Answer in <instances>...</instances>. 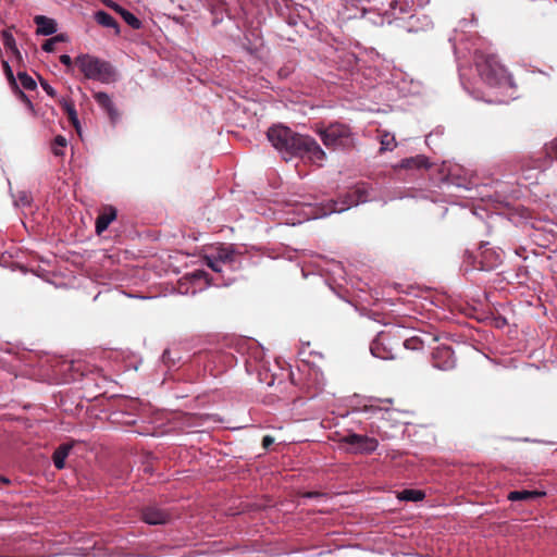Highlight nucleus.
Returning a JSON list of instances; mask_svg holds the SVG:
<instances>
[{"label":"nucleus","instance_id":"nucleus-23","mask_svg":"<svg viewBox=\"0 0 557 557\" xmlns=\"http://www.w3.org/2000/svg\"><path fill=\"white\" fill-rule=\"evenodd\" d=\"M542 495H545L543 492L537 491H512L508 494V499L511 502H520V500H529L535 499Z\"/></svg>","mask_w":557,"mask_h":557},{"label":"nucleus","instance_id":"nucleus-1","mask_svg":"<svg viewBox=\"0 0 557 557\" xmlns=\"http://www.w3.org/2000/svg\"><path fill=\"white\" fill-rule=\"evenodd\" d=\"M370 187L367 184L357 185L356 188L347 193L338 200H331L326 203L311 202L307 197L293 200L288 203L292 207L293 216L287 219V224L296 225L306 221L317 220L327 216L332 213H341L354 206L372 200Z\"/></svg>","mask_w":557,"mask_h":557},{"label":"nucleus","instance_id":"nucleus-4","mask_svg":"<svg viewBox=\"0 0 557 557\" xmlns=\"http://www.w3.org/2000/svg\"><path fill=\"white\" fill-rule=\"evenodd\" d=\"M203 261L219 276L213 278L215 286L228 285L234 281L231 274L239 268L240 255L231 245L221 246L207 253Z\"/></svg>","mask_w":557,"mask_h":557},{"label":"nucleus","instance_id":"nucleus-39","mask_svg":"<svg viewBox=\"0 0 557 557\" xmlns=\"http://www.w3.org/2000/svg\"><path fill=\"white\" fill-rule=\"evenodd\" d=\"M13 41H14V40H13V38H12V36H11V35H8V34H5V35H4V45H5V46H8V47H9V46H11V44H12Z\"/></svg>","mask_w":557,"mask_h":557},{"label":"nucleus","instance_id":"nucleus-35","mask_svg":"<svg viewBox=\"0 0 557 557\" xmlns=\"http://www.w3.org/2000/svg\"><path fill=\"white\" fill-rule=\"evenodd\" d=\"M162 361L165 363V364H170V361L172 360L171 359V351L169 349H165L162 354Z\"/></svg>","mask_w":557,"mask_h":557},{"label":"nucleus","instance_id":"nucleus-22","mask_svg":"<svg viewBox=\"0 0 557 557\" xmlns=\"http://www.w3.org/2000/svg\"><path fill=\"white\" fill-rule=\"evenodd\" d=\"M425 497V493L421 490L405 488L397 494V498L401 502H421Z\"/></svg>","mask_w":557,"mask_h":557},{"label":"nucleus","instance_id":"nucleus-10","mask_svg":"<svg viewBox=\"0 0 557 557\" xmlns=\"http://www.w3.org/2000/svg\"><path fill=\"white\" fill-rule=\"evenodd\" d=\"M486 244L480 246V263L482 270H492L497 268L504 258V251L499 248H485Z\"/></svg>","mask_w":557,"mask_h":557},{"label":"nucleus","instance_id":"nucleus-30","mask_svg":"<svg viewBox=\"0 0 557 557\" xmlns=\"http://www.w3.org/2000/svg\"><path fill=\"white\" fill-rule=\"evenodd\" d=\"M37 81L39 82L41 88L46 91V94L52 98L57 96L55 89L50 86L47 81H45L39 74H37Z\"/></svg>","mask_w":557,"mask_h":557},{"label":"nucleus","instance_id":"nucleus-36","mask_svg":"<svg viewBox=\"0 0 557 557\" xmlns=\"http://www.w3.org/2000/svg\"><path fill=\"white\" fill-rule=\"evenodd\" d=\"M273 442H274L273 437L267 435L262 440V445H263V447L268 448L270 445L273 444Z\"/></svg>","mask_w":557,"mask_h":557},{"label":"nucleus","instance_id":"nucleus-31","mask_svg":"<svg viewBox=\"0 0 557 557\" xmlns=\"http://www.w3.org/2000/svg\"><path fill=\"white\" fill-rule=\"evenodd\" d=\"M3 66H4V72H5L7 78L10 83L11 88H17L18 84L16 82V78L13 75V71L10 67L9 63L3 61Z\"/></svg>","mask_w":557,"mask_h":557},{"label":"nucleus","instance_id":"nucleus-20","mask_svg":"<svg viewBox=\"0 0 557 557\" xmlns=\"http://www.w3.org/2000/svg\"><path fill=\"white\" fill-rule=\"evenodd\" d=\"M382 339L383 338L380 336L372 341L370 345V351L372 356L375 358H380L383 360L392 359L394 357L393 352L383 346Z\"/></svg>","mask_w":557,"mask_h":557},{"label":"nucleus","instance_id":"nucleus-3","mask_svg":"<svg viewBox=\"0 0 557 557\" xmlns=\"http://www.w3.org/2000/svg\"><path fill=\"white\" fill-rule=\"evenodd\" d=\"M430 0H392L385 16L388 23L397 22L398 26L407 33H419L432 27L431 18L420 12Z\"/></svg>","mask_w":557,"mask_h":557},{"label":"nucleus","instance_id":"nucleus-17","mask_svg":"<svg viewBox=\"0 0 557 557\" xmlns=\"http://www.w3.org/2000/svg\"><path fill=\"white\" fill-rule=\"evenodd\" d=\"M58 30L55 20L45 15H37V35L50 36Z\"/></svg>","mask_w":557,"mask_h":557},{"label":"nucleus","instance_id":"nucleus-11","mask_svg":"<svg viewBox=\"0 0 557 557\" xmlns=\"http://www.w3.org/2000/svg\"><path fill=\"white\" fill-rule=\"evenodd\" d=\"M141 519L150 525L165 524L170 521L171 515L161 507L147 506L141 510Z\"/></svg>","mask_w":557,"mask_h":557},{"label":"nucleus","instance_id":"nucleus-25","mask_svg":"<svg viewBox=\"0 0 557 557\" xmlns=\"http://www.w3.org/2000/svg\"><path fill=\"white\" fill-rule=\"evenodd\" d=\"M66 145H67V139L63 135L55 136L53 139V143H52V147H51L52 153L57 157L63 156L64 154L63 149L66 147Z\"/></svg>","mask_w":557,"mask_h":557},{"label":"nucleus","instance_id":"nucleus-5","mask_svg":"<svg viewBox=\"0 0 557 557\" xmlns=\"http://www.w3.org/2000/svg\"><path fill=\"white\" fill-rule=\"evenodd\" d=\"M474 61L481 79L488 86L499 88L516 87L512 76L499 63L495 55L476 51Z\"/></svg>","mask_w":557,"mask_h":557},{"label":"nucleus","instance_id":"nucleus-19","mask_svg":"<svg viewBox=\"0 0 557 557\" xmlns=\"http://www.w3.org/2000/svg\"><path fill=\"white\" fill-rule=\"evenodd\" d=\"M95 21L103 27L113 28L116 35L120 34V27L117 22L108 12L102 10L97 11L95 13Z\"/></svg>","mask_w":557,"mask_h":557},{"label":"nucleus","instance_id":"nucleus-15","mask_svg":"<svg viewBox=\"0 0 557 557\" xmlns=\"http://www.w3.org/2000/svg\"><path fill=\"white\" fill-rule=\"evenodd\" d=\"M73 446H74L73 442L62 443L54 449L51 459H52L53 466L58 470H62L65 468V460L69 457L70 453L72 451Z\"/></svg>","mask_w":557,"mask_h":557},{"label":"nucleus","instance_id":"nucleus-46","mask_svg":"<svg viewBox=\"0 0 557 557\" xmlns=\"http://www.w3.org/2000/svg\"><path fill=\"white\" fill-rule=\"evenodd\" d=\"M457 186H458V187H465V188H467V187H466L465 185H462V184H457Z\"/></svg>","mask_w":557,"mask_h":557},{"label":"nucleus","instance_id":"nucleus-13","mask_svg":"<svg viewBox=\"0 0 557 557\" xmlns=\"http://www.w3.org/2000/svg\"><path fill=\"white\" fill-rule=\"evenodd\" d=\"M106 5L116 13H119L122 18L125 21L127 25H129L133 29H139L143 26L141 21L135 16L132 12L127 11L123 7H121L119 3L112 1V0H106Z\"/></svg>","mask_w":557,"mask_h":557},{"label":"nucleus","instance_id":"nucleus-38","mask_svg":"<svg viewBox=\"0 0 557 557\" xmlns=\"http://www.w3.org/2000/svg\"><path fill=\"white\" fill-rule=\"evenodd\" d=\"M441 134H442V131H436V132H434V133L429 134V135L426 136V139H425L426 145H428V146H430V145H431V139H432V137H433L434 135H441Z\"/></svg>","mask_w":557,"mask_h":557},{"label":"nucleus","instance_id":"nucleus-44","mask_svg":"<svg viewBox=\"0 0 557 557\" xmlns=\"http://www.w3.org/2000/svg\"><path fill=\"white\" fill-rule=\"evenodd\" d=\"M449 41L453 44V48H454V50L456 51V44H455L454 39H453V38H449Z\"/></svg>","mask_w":557,"mask_h":557},{"label":"nucleus","instance_id":"nucleus-29","mask_svg":"<svg viewBox=\"0 0 557 557\" xmlns=\"http://www.w3.org/2000/svg\"><path fill=\"white\" fill-rule=\"evenodd\" d=\"M404 346L407 349L418 350L423 347V341L418 336H412L404 342Z\"/></svg>","mask_w":557,"mask_h":557},{"label":"nucleus","instance_id":"nucleus-45","mask_svg":"<svg viewBox=\"0 0 557 557\" xmlns=\"http://www.w3.org/2000/svg\"><path fill=\"white\" fill-rule=\"evenodd\" d=\"M487 102H502V100H493V99H490V100H486Z\"/></svg>","mask_w":557,"mask_h":557},{"label":"nucleus","instance_id":"nucleus-37","mask_svg":"<svg viewBox=\"0 0 557 557\" xmlns=\"http://www.w3.org/2000/svg\"><path fill=\"white\" fill-rule=\"evenodd\" d=\"M33 222H34V221H33V219L28 220V222H26V221H22V223H23L24 227H25L27 231H29V230H30V231H33V230L35 228V225H34V223H33Z\"/></svg>","mask_w":557,"mask_h":557},{"label":"nucleus","instance_id":"nucleus-9","mask_svg":"<svg viewBox=\"0 0 557 557\" xmlns=\"http://www.w3.org/2000/svg\"><path fill=\"white\" fill-rule=\"evenodd\" d=\"M432 363L434 368L442 371L454 369L456 358L451 347L445 345L436 347L432 352Z\"/></svg>","mask_w":557,"mask_h":557},{"label":"nucleus","instance_id":"nucleus-24","mask_svg":"<svg viewBox=\"0 0 557 557\" xmlns=\"http://www.w3.org/2000/svg\"><path fill=\"white\" fill-rule=\"evenodd\" d=\"M66 40L67 37L64 34L54 35L53 37H50L44 41V44L41 45V49L48 53L53 52L59 44L64 42Z\"/></svg>","mask_w":557,"mask_h":557},{"label":"nucleus","instance_id":"nucleus-40","mask_svg":"<svg viewBox=\"0 0 557 557\" xmlns=\"http://www.w3.org/2000/svg\"><path fill=\"white\" fill-rule=\"evenodd\" d=\"M525 251L524 248H518L516 249V253L519 256V257H522L523 259H525V257H523V252Z\"/></svg>","mask_w":557,"mask_h":557},{"label":"nucleus","instance_id":"nucleus-43","mask_svg":"<svg viewBox=\"0 0 557 557\" xmlns=\"http://www.w3.org/2000/svg\"><path fill=\"white\" fill-rule=\"evenodd\" d=\"M20 201L23 203V205H27L28 207L30 206V202L25 199V198H21Z\"/></svg>","mask_w":557,"mask_h":557},{"label":"nucleus","instance_id":"nucleus-8","mask_svg":"<svg viewBox=\"0 0 557 557\" xmlns=\"http://www.w3.org/2000/svg\"><path fill=\"white\" fill-rule=\"evenodd\" d=\"M342 442L350 445L351 450L356 454H371L375 451L379 446L376 438L357 433L347 434L342 438Z\"/></svg>","mask_w":557,"mask_h":557},{"label":"nucleus","instance_id":"nucleus-26","mask_svg":"<svg viewBox=\"0 0 557 557\" xmlns=\"http://www.w3.org/2000/svg\"><path fill=\"white\" fill-rule=\"evenodd\" d=\"M17 79L22 88L26 90H35V79L29 76L25 71L17 72Z\"/></svg>","mask_w":557,"mask_h":557},{"label":"nucleus","instance_id":"nucleus-7","mask_svg":"<svg viewBox=\"0 0 557 557\" xmlns=\"http://www.w3.org/2000/svg\"><path fill=\"white\" fill-rule=\"evenodd\" d=\"M322 143L332 149L345 147L352 141V133L348 125L343 123H332L326 127L318 129Z\"/></svg>","mask_w":557,"mask_h":557},{"label":"nucleus","instance_id":"nucleus-2","mask_svg":"<svg viewBox=\"0 0 557 557\" xmlns=\"http://www.w3.org/2000/svg\"><path fill=\"white\" fill-rule=\"evenodd\" d=\"M267 137L285 160L300 157L320 163L325 159L324 150L314 138L298 134L287 126L273 125L269 128Z\"/></svg>","mask_w":557,"mask_h":557},{"label":"nucleus","instance_id":"nucleus-12","mask_svg":"<svg viewBox=\"0 0 557 557\" xmlns=\"http://www.w3.org/2000/svg\"><path fill=\"white\" fill-rule=\"evenodd\" d=\"M94 99L98 103V106L106 111V113L109 115L111 122L115 123L119 117V111L111 99V97L104 92V91H97L94 94Z\"/></svg>","mask_w":557,"mask_h":557},{"label":"nucleus","instance_id":"nucleus-14","mask_svg":"<svg viewBox=\"0 0 557 557\" xmlns=\"http://www.w3.org/2000/svg\"><path fill=\"white\" fill-rule=\"evenodd\" d=\"M117 211L112 206H107L96 219V233H103L110 223L116 219Z\"/></svg>","mask_w":557,"mask_h":557},{"label":"nucleus","instance_id":"nucleus-41","mask_svg":"<svg viewBox=\"0 0 557 557\" xmlns=\"http://www.w3.org/2000/svg\"><path fill=\"white\" fill-rule=\"evenodd\" d=\"M0 482L1 483H4V484H9L10 483V480L3 475H0Z\"/></svg>","mask_w":557,"mask_h":557},{"label":"nucleus","instance_id":"nucleus-18","mask_svg":"<svg viewBox=\"0 0 557 557\" xmlns=\"http://www.w3.org/2000/svg\"><path fill=\"white\" fill-rule=\"evenodd\" d=\"M59 103L61 104L64 112L67 114L70 122L73 124L75 129L79 133L81 124H79V120H78L74 103L71 100H67L65 98H61L59 100Z\"/></svg>","mask_w":557,"mask_h":557},{"label":"nucleus","instance_id":"nucleus-6","mask_svg":"<svg viewBox=\"0 0 557 557\" xmlns=\"http://www.w3.org/2000/svg\"><path fill=\"white\" fill-rule=\"evenodd\" d=\"M76 64L88 79L101 83H110L113 79L114 71L109 62L89 54H83L76 58Z\"/></svg>","mask_w":557,"mask_h":557},{"label":"nucleus","instance_id":"nucleus-33","mask_svg":"<svg viewBox=\"0 0 557 557\" xmlns=\"http://www.w3.org/2000/svg\"><path fill=\"white\" fill-rule=\"evenodd\" d=\"M304 497H306V498H326V494L321 493V492H307L304 494Z\"/></svg>","mask_w":557,"mask_h":557},{"label":"nucleus","instance_id":"nucleus-16","mask_svg":"<svg viewBox=\"0 0 557 557\" xmlns=\"http://www.w3.org/2000/svg\"><path fill=\"white\" fill-rule=\"evenodd\" d=\"M431 166V163L429 161V158L424 154H417L414 157L403 159L399 163V168L401 169H429Z\"/></svg>","mask_w":557,"mask_h":557},{"label":"nucleus","instance_id":"nucleus-28","mask_svg":"<svg viewBox=\"0 0 557 557\" xmlns=\"http://www.w3.org/2000/svg\"><path fill=\"white\" fill-rule=\"evenodd\" d=\"M15 96L30 110L34 111V106L32 99L20 88V85H17V88H12Z\"/></svg>","mask_w":557,"mask_h":557},{"label":"nucleus","instance_id":"nucleus-27","mask_svg":"<svg viewBox=\"0 0 557 557\" xmlns=\"http://www.w3.org/2000/svg\"><path fill=\"white\" fill-rule=\"evenodd\" d=\"M396 147L394 135L385 133L381 136V151H392Z\"/></svg>","mask_w":557,"mask_h":557},{"label":"nucleus","instance_id":"nucleus-32","mask_svg":"<svg viewBox=\"0 0 557 557\" xmlns=\"http://www.w3.org/2000/svg\"><path fill=\"white\" fill-rule=\"evenodd\" d=\"M545 149L548 156L557 159V137L546 145Z\"/></svg>","mask_w":557,"mask_h":557},{"label":"nucleus","instance_id":"nucleus-42","mask_svg":"<svg viewBox=\"0 0 557 557\" xmlns=\"http://www.w3.org/2000/svg\"><path fill=\"white\" fill-rule=\"evenodd\" d=\"M38 366H39L40 368H42V367L45 366V363H44V361L41 360V357H39V356L37 355V367H38Z\"/></svg>","mask_w":557,"mask_h":557},{"label":"nucleus","instance_id":"nucleus-34","mask_svg":"<svg viewBox=\"0 0 557 557\" xmlns=\"http://www.w3.org/2000/svg\"><path fill=\"white\" fill-rule=\"evenodd\" d=\"M60 62L65 66L72 65V58L69 54L60 55Z\"/></svg>","mask_w":557,"mask_h":557},{"label":"nucleus","instance_id":"nucleus-21","mask_svg":"<svg viewBox=\"0 0 557 557\" xmlns=\"http://www.w3.org/2000/svg\"><path fill=\"white\" fill-rule=\"evenodd\" d=\"M70 363L66 361L53 360V364L51 366V373L47 374V379L54 383L65 382V380L60 377V374L70 369Z\"/></svg>","mask_w":557,"mask_h":557}]
</instances>
